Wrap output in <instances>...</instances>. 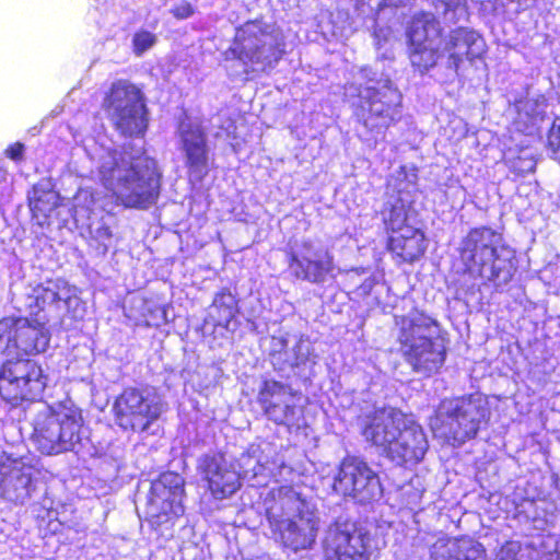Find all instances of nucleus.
Returning a JSON list of instances; mask_svg holds the SVG:
<instances>
[{
	"label": "nucleus",
	"instance_id": "nucleus-1",
	"mask_svg": "<svg viewBox=\"0 0 560 560\" xmlns=\"http://www.w3.org/2000/svg\"><path fill=\"white\" fill-rule=\"evenodd\" d=\"M462 265L457 275L465 280L487 279L508 283L515 271V250L505 243L503 234L487 226L470 229L458 248Z\"/></svg>",
	"mask_w": 560,
	"mask_h": 560
},
{
	"label": "nucleus",
	"instance_id": "nucleus-2",
	"mask_svg": "<svg viewBox=\"0 0 560 560\" xmlns=\"http://www.w3.org/2000/svg\"><path fill=\"white\" fill-rule=\"evenodd\" d=\"M100 180L116 205L125 209L147 210L161 195L162 174L155 167H140L122 154L113 156L98 170Z\"/></svg>",
	"mask_w": 560,
	"mask_h": 560
},
{
	"label": "nucleus",
	"instance_id": "nucleus-3",
	"mask_svg": "<svg viewBox=\"0 0 560 560\" xmlns=\"http://www.w3.org/2000/svg\"><path fill=\"white\" fill-rule=\"evenodd\" d=\"M84 417L71 399L48 405L32 422L31 441L42 455L72 452L82 442Z\"/></svg>",
	"mask_w": 560,
	"mask_h": 560
},
{
	"label": "nucleus",
	"instance_id": "nucleus-4",
	"mask_svg": "<svg viewBox=\"0 0 560 560\" xmlns=\"http://www.w3.org/2000/svg\"><path fill=\"white\" fill-rule=\"evenodd\" d=\"M284 55L283 36L260 19L248 20L237 26L231 45L223 54L225 60L241 62L245 74L269 72Z\"/></svg>",
	"mask_w": 560,
	"mask_h": 560
},
{
	"label": "nucleus",
	"instance_id": "nucleus-5",
	"mask_svg": "<svg viewBox=\"0 0 560 560\" xmlns=\"http://www.w3.org/2000/svg\"><path fill=\"white\" fill-rule=\"evenodd\" d=\"M394 324L401 357L411 370L424 377L438 373L446 359L445 347L438 345L432 337H417V332L439 327V322L423 311L413 308L410 315H394Z\"/></svg>",
	"mask_w": 560,
	"mask_h": 560
},
{
	"label": "nucleus",
	"instance_id": "nucleus-6",
	"mask_svg": "<svg viewBox=\"0 0 560 560\" xmlns=\"http://www.w3.org/2000/svg\"><path fill=\"white\" fill-rule=\"evenodd\" d=\"M489 411L481 399L472 394L443 399L429 420V428L436 440L459 447L474 440Z\"/></svg>",
	"mask_w": 560,
	"mask_h": 560
},
{
	"label": "nucleus",
	"instance_id": "nucleus-7",
	"mask_svg": "<svg viewBox=\"0 0 560 560\" xmlns=\"http://www.w3.org/2000/svg\"><path fill=\"white\" fill-rule=\"evenodd\" d=\"M351 107L368 133L385 135L401 118L402 95L389 78L369 80L357 88V100Z\"/></svg>",
	"mask_w": 560,
	"mask_h": 560
},
{
	"label": "nucleus",
	"instance_id": "nucleus-8",
	"mask_svg": "<svg viewBox=\"0 0 560 560\" xmlns=\"http://www.w3.org/2000/svg\"><path fill=\"white\" fill-rule=\"evenodd\" d=\"M411 202L397 196L384 202L380 214L386 234L385 249L397 264L412 265L427 252L423 230L409 223Z\"/></svg>",
	"mask_w": 560,
	"mask_h": 560
},
{
	"label": "nucleus",
	"instance_id": "nucleus-9",
	"mask_svg": "<svg viewBox=\"0 0 560 560\" xmlns=\"http://www.w3.org/2000/svg\"><path fill=\"white\" fill-rule=\"evenodd\" d=\"M102 108L114 129L126 138L144 137L149 109L141 89L127 79L112 82L104 93Z\"/></svg>",
	"mask_w": 560,
	"mask_h": 560
},
{
	"label": "nucleus",
	"instance_id": "nucleus-10",
	"mask_svg": "<svg viewBox=\"0 0 560 560\" xmlns=\"http://www.w3.org/2000/svg\"><path fill=\"white\" fill-rule=\"evenodd\" d=\"M47 386L40 363L31 359H7L0 364V399L11 409L38 401Z\"/></svg>",
	"mask_w": 560,
	"mask_h": 560
},
{
	"label": "nucleus",
	"instance_id": "nucleus-11",
	"mask_svg": "<svg viewBox=\"0 0 560 560\" xmlns=\"http://www.w3.org/2000/svg\"><path fill=\"white\" fill-rule=\"evenodd\" d=\"M374 535L366 520L337 518L322 542L323 560H371Z\"/></svg>",
	"mask_w": 560,
	"mask_h": 560
},
{
	"label": "nucleus",
	"instance_id": "nucleus-12",
	"mask_svg": "<svg viewBox=\"0 0 560 560\" xmlns=\"http://www.w3.org/2000/svg\"><path fill=\"white\" fill-rule=\"evenodd\" d=\"M405 37L407 57L416 72L424 74L439 63L444 28L434 13L425 10L413 13L407 22Z\"/></svg>",
	"mask_w": 560,
	"mask_h": 560
},
{
	"label": "nucleus",
	"instance_id": "nucleus-13",
	"mask_svg": "<svg viewBox=\"0 0 560 560\" xmlns=\"http://www.w3.org/2000/svg\"><path fill=\"white\" fill-rule=\"evenodd\" d=\"M50 330L45 322L25 316L0 318V353L10 359H30L49 348Z\"/></svg>",
	"mask_w": 560,
	"mask_h": 560
},
{
	"label": "nucleus",
	"instance_id": "nucleus-14",
	"mask_svg": "<svg viewBox=\"0 0 560 560\" xmlns=\"http://www.w3.org/2000/svg\"><path fill=\"white\" fill-rule=\"evenodd\" d=\"M257 404L262 416L277 427L289 431L300 430L305 420L301 394L288 384L273 378H265L257 393Z\"/></svg>",
	"mask_w": 560,
	"mask_h": 560
},
{
	"label": "nucleus",
	"instance_id": "nucleus-15",
	"mask_svg": "<svg viewBox=\"0 0 560 560\" xmlns=\"http://www.w3.org/2000/svg\"><path fill=\"white\" fill-rule=\"evenodd\" d=\"M184 478L173 471H166L152 482L147 502V522L155 532L163 526L172 528L185 513Z\"/></svg>",
	"mask_w": 560,
	"mask_h": 560
},
{
	"label": "nucleus",
	"instance_id": "nucleus-16",
	"mask_svg": "<svg viewBox=\"0 0 560 560\" xmlns=\"http://www.w3.org/2000/svg\"><path fill=\"white\" fill-rule=\"evenodd\" d=\"M112 410L124 431L143 432L160 418L162 405L148 388L126 386L115 397Z\"/></svg>",
	"mask_w": 560,
	"mask_h": 560
},
{
	"label": "nucleus",
	"instance_id": "nucleus-17",
	"mask_svg": "<svg viewBox=\"0 0 560 560\" xmlns=\"http://www.w3.org/2000/svg\"><path fill=\"white\" fill-rule=\"evenodd\" d=\"M334 488L362 503L374 501L382 493L378 474L363 457L350 454L338 465Z\"/></svg>",
	"mask_w": 560,
	"mask_h": 560
},
{
	"label": "nucleus",
	"instance_id": "nucleus-18",
	"mask_svg": "<svg viewBox=\"0 0 560 560\" xmlns=\"http://www.w3.org/2000/svg\"><path fill=\"white\" fill-rule=\"evenodd\" d=\"M288 270L298 281L324 284L335 279L336 262L332 253L326 247H315L310 240L301 243L300 250L285 252Z\"/></svg>",
	"mask_w": 560,
	"mask_h": 560
},
{
	"label": "nucleus",
	"instance_id": "nucleus-19",
	"mask_svg": "<svg viewBox=\"0 0 560 560\" xmlns=\"http://www.w3.org/2000/svg\"><path fill=\"white\" fill-rule=\"evenodd\" d=\"M177 138L188 175L203 179L213 161L206 129L200 124L183 121L177 126Z\"/></svg>",
	"mask_w": 560,
	"mask_h": 560
},
{
	"label": "nucleus",
	"instance_id": "nucleus-20",
	"mask_svg": "<svg viewBox=\"0 0 560 560\" xmlns=\"http://www.w3.org/2000/svg\"><path fill=\"white\" fill-rule=\"evenodd\" d=\"M197 469L214 499H226L242 486L240 474L226 460L223 452L203 454L198 459Z\"/></svg>",
	"mask_w": 560,
	"mask_h": 560
},
{
	"label": "nucleus",
	"instance_id": "nucleus-21",
	"mask_svg": "<svg viewBox=\"0 0 560 560\" xmlns=\"http://www.w3.org/2000/svg\"><path fill=\"white\" fill-rule=\"evenodd\" d=\"M406 420V415L395 407L374 408L363 416L360 433L366 442L382 448L384 454Z\"/></svg>",
	"mask_w": 560,
	"mask_h": 560
},
{
	"label": "nucleus",
	"instance_id": "nucleus-22",
	"mask_svg": "<svg viewBox=\"0 0 560 560\" xmlns=\"http://www.w3.org/2000/svg\"><path fill=\"white\" fill-rule=\"evenodd\" d=\"M429 443L422 427L406 420L398 434L385 450L384 456L398 466L417 465L428 452Z\"/></svg>",
	"mask_w": 560,
	"mask_h": 560
},
{
	"label": "nucleus",
	"instance_id": "nucleus-23",
	"mask_svg": "<svg viewBox=\"0 0 560 560\" xmlns=\"http://www.w3.org/2000/svg\"><path fill=\"white\" fill-rule=\"evenodd\" d=\"M273 536L280 539L283 547L293 551L310 548L315 541L317 525L307 512H299L290 518H279L268 515Z\"/></svg>",
	"mask_w": 560,
	"mask_h": 560
},
{
	"label": "nucleus",
	"instance_id": "nucleus-24",
	"mask_svg": "<svg viewBox=\"0 0 560 560\" xmlns=\"http://www.w3.org/2000/svg\"><path fill=\"white\" fill-rule=\"evenodd\" d=\"M441 51L447 52V68L457 72L465 59L474 61L482 58L486 46L482 37L476 32L466 27H456L446 36Z\"/></svg>",
	"mask_w": 560,
	"mask_h": 560
},
{
	"label": "nucleus",
	"instance_id": "nucleus-25",
	"mask_svg": "<svg viewBox=\"0 0 560 560\" xmlns=\"http://www.w3.org/2000/svg\"><path fill=\"white\" fill-rule=\"evenodd\" d=\"M65 285L60 279H47L34 287L28 305L30 314L34 318L48 322L52 314L62 307V291Z\"/></svg>",
	"mask_w": 560,
	"mask_h": 560
},
{
	"label": "nucleus",
	"instance_id": "nucleus-26",
	"mask_svg": "<svg viewBox=\"0 0 560 560\" xmlns=\"http://www.w3.org/2000/svg\"><path fill=\"white\" fill-rule=\"evenodd\" d=\"M32 481L31 475L25 472L24 465L16 459L0 460V497L8 500H18L22 492H27Z\"/></svg>",
	"mask_w": 560,
	"mask_h": 560
},
{
	"label": "nucleus",
	"instance_id": "nucleus-27",
	"mask_svg": "<svg viewBox=\"0 0 560 560\" xmlns=\"http://www.w3.org/2000/svg\"><path fill=\"white\" fill-rule=\"evenodd\" d=\"M59 201V194L51 186L45 183H36L33 185L32 195L27 200L32 219L39 226H48L51 222L52 213L60 203Z\"/></svg>",
	"mask_w": 560,
	"mask_h": 560
},
{
	"label": "nucleus",
	"instance_id": "nucleus-28",
	"mask_svg": "<svg viewBox=\"0 0 560 560\" xmlns=\"http://www.w3.org/2000/svg\"><path fill=\"white\" fill-rule=\"evenodd\" d=\"M445 560H489L482 542L467 535L446 538Z\"/></svg>",
	"mask_w": 560,
	"mask_h": 560
},
{
	"label": "nucleus",
	"instance_id": "nucleus-29",
	"mask_svg": "<svg viewBox=\"0 0 560 560\" xmlns=\"http://www.w3.org/2000/svg\"><path fill=\"white\" fill-rule=\"evenodd\" d=\"M212 305L219 315L223 317V326L225 328L229 327L230 323L235 319L240 313L238 301L229 288H222L215 293Z\"/></svg>",
	"mask_w": 560,
	"mask_h": 560
},
{
	"label": "nucleus",
	"instance_id": "nucleus-30",
	"mask_svg": "<svg viewBox=\"0 0 560 560\" xmlns=\"http://www.w3.org/2000/svg\"><path fill=\"white\" fill-rule=\"evenodd\" d=\"M156 43V35L147 31L139 30L132 37V51L137 56H142L147 50Z\"/></svg>",
	"mask_w": 560,
	"mask_h": 560
},
{
	"label": "nucleus",
	"instance_id": "nucleus-31",
	"mask_svg": "<svg viewBox=\"0 0 560 560\" xmlns=\"http://www.w3.org/2000/svg\"><path fill=\"white\" fill-rule=\"evenodd\" d=\"M522 550V544L518 540H505L497 551V560H518V553Z\"/></svg>",
	"mask_w": 560,
	"mask_h": 560
},
{
	"label": "nucleus",
	"instance_id": "nucleus-32",
	"mask_svg": "<svg viewBox=\"0 0 560 560\" xmlns=\"http://www.w3.org/2000/svg\"><path fill=\"white\" fill-rule=\"evenodd\" d=\"M432 5L440 11L442 15L455 14L458 10L466 9V0H432Z\"/></svg>",
	"mask_w": 560,
	"mask_h": 560
},
{
	"label": "nucleus",
	"instance_id": "nucleus-33",
	"mask_svg": "<svg viewBox=\"0 0 560 560\" xmlns=\"http://www.w3.org/2000/svg\"><path fill=\"white\" fill-rule=\"evenodd\" d=\"M195 5L186 0L176 3L172 9V15L177 20H185L195 14Z\"/></svg>",
	"mask_w": 560,
	"mask_h": 560
},
{
	"label": "nucleus",
	"instance_id": "nucleus-34",
	"mask_svg": "<svg viewBox=\"0 0 560 560\" xmlns=\"http://www.w3.org/2000/svg\"><path fill=\"white\" fill-rule=\"evenodd\" d=\"M25 147L22 142L16 141L11 143L4 151L5 156L14 162H21L24 158Z\"/></svg>",
	"mask_w": 560,
	"mask_h": 560
},
{
	"label": "nucleus",
	"instance_id": "nucleus-35",
	"mask_svg": "<svg viewBox=\"0 0 560 560\" xmlns=\"http://www.w3.org/2000/svg\"><path fill=\"white\" fill-rule=\"evenodd\" d=\"M373 280L372 279H366L362 284H360L358 288H357V292L358 294L360 295H369L372 291V288H373Z\"/></svg>",
	"mask_w": 560,
	"mask_h": 560
}]
</instances>
